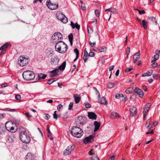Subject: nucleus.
Here are the masks:
<instances>
[{
	"instance_id": "63",
	"label": "nucleus",
	"mask_w": 160,
	"mask_h": 160,
	"mask_svg": "<svg viewBox=\"0 0 160 160\" xmlns=\"http://www.w3.org/2000/svg\"><path fill=\"white\" fill-rule=\"evenodd\" d=\"M92 160H99V159L97 157H94L92 158Z\"/></svg>"
},
{
	"instance_id": "60",
	"label": "nucleus",
	"mask_w": 160,
	"mask_h": 160,
	"mask_svg": "<svg viewBox=\"0 0 160 160\" xmlns=\"http://www.w3.org/2000/svg\"><path fill=\"white\" fill-rule=\"evenodd\" d=\"M85 106L86 108H89L91 107V105L89 103H86L85 105Z\"/></svg>"
},
{
	"instance_id": "19",
	"label": "nucleus",
	"mask_w": 160,
	"mask_h": 160,
	"mask_svg": "<svg viewBox=\"0 0 160 160\" xmlns=\"http://www.w3.org/2000/svg\"><path fill=\"white\" fill-rule=\"evenodd\" d=\"M130 112H131V115L132 116H133L136 115L137 113V108L135 107H132L130 109Z\"/></svg>"
},
{
	"instance_id": "12",
	"label": "nucleus",
	"mask_w": 160,
	"mask_h": 160,
	"mask_svg": "<svg viewBox=\"0 0 160 160\" xmlns=\"http://www.w3.org/2000/svg\"><path fill=\"white\" fill-rule=\"evenodd\" d=\"M10 45L9 43H6L4 45H3L0 48V50H2L0 55H3L6 52V50L8 45Z\"/></svg>"
},
{
	"instance_id": "48",
	"label": "nucleus",
	"mask_w": 160,
	"mask_h": 160,
	"mask_svg": "<svg viewBox=\"0 0 160 160\" xmlns=\"http://www.w3.org/2000/svg\"><path fill=\"white\" fill-rule=\"evenodd\" d=\"M44 115V118L47 120L50 117V116L48 114H45Z\"/></svg>"
},
{
	"instance_id": "33",
	"label": "nucleus",
	"mask_w": 160,
	"mask_h": 160,
	"mask_svg": "<svg viewBox=\"0 0 160 160\" xmlns=\"http://www.w3.org/2000/svg\"><path fill=\"white\" fill-rule=\"evenodd\" d=\"M38 78L39 79H45L46 76L42 73H40L38 74Z\"/></svg>"
},
{
	"instance_id": "40",
	"label": "nucleus",
	"mask_w": 160,
	"mask_h": 160,
	"mask_svg": "<svg viewBox=\"0 0 160 160\" xmlns=\"http://www.w3.org/2000/svg\"><path fill=\"white\" fill-rule=\"evenodd\" d=\"M95 13L96 16L97 17H99L100 15V13L98 10V9H96L95 10Z\"/></svg>"
},
{
	"instance_id": "34",
	"label": "nucleus",
	"mask_w": 160,
	"mask_h": 160,
	"mask_svg": "<svg viewBox=\"0 0 160 160\" xmlns=\"http://www.w3.org/2000/svg\"><path fill=\"white\" fill-rule=\"evenodd\" d=\"M148 18L151 20L153 22H155V24H157V21L156 20V19L154 17H148Z\"/></svg>"
},
{
	"instance_id": "32",
	"label": "nucleus",
	"mask_w": 160,
	"mask_h": 160,
	"mask_svg": "<svg viewBox=\"0 0 160 160\" xmlns=\"http://www.w3.org/2000/svg\"><path fill=\"white\" fill-rule=\"evenodd\" d=\"M101 102L104 104L106 105L107 104L106 99L104 97L102 98L101 99Z\"/></svg>"
},
{
	"instance_id": "24",
	"label": "nucleus",
	"mask_w": 160,
	"mask_h": 160,
	"mask_svg": "<svg viewBox=\"0 0 160 160\" xmlns=\"http://www.w3.org/2000/svg\"><path fill=\"white\" fill-rule=\"evenodd\" d=\"M70 25L72 28H76L78 30H79L80 29V26L77 23L74 24L72 22H71Z\"/></svg>"
},
{
	"instance_id": "1",
	"label": "nucleus",
	"mask_w": 160,
	"mask_h": 160,
	"mask_svg": "<svg viewBox=\"0 0 160 160\" xmlns=\"http://www.w3.org/2000/svg\"><path fill=\"white\" fill-rule=\"evenodd\" d=\"M55 49L58 52L63 53L66 52L68 49V46L63 42L60 41L56 43Z\"/></svg>"
},
{
	"instance_id": "38",
	"label": "nucleus",
	"mask_w": 160,
	"mask_h": 160,
	"mask_svg": "<svg viewBox=\"0 0 160 160\" xmlns=\"http://www.w3.org/2000/svg\"><path fill=\"white\" fill-rule=\"evenodd\" d=\"M56 112L57 111H55L53 114V118L54 119H58V117H59V116L57 114Z\"/></svg>"
},
{
	"instance_id": "8",
	"label": "nucleus",
	"mask_w": 160,
	"mask_h": 160,
	"mask_svg": "<svg viewBox=\"0 0 160 160\" xmlns=\"http://www.w3.org/2000/svg\"><path fill=\"white\" fill-rule=\"evenodd\" d=\"M56 16L58 19L64 23H66L68 21V18L65 16L60 12H58L57 13Z\"/></svg>"
},
{
	"instance_id": "55",
	"label": "nucleus",
	"mask_w": 160,
	"mask_h": 160,
	"mask_svg": "<svg viewBox=\"0 0 160 160\" xmlns=\"http://www.w3.org/2000/svg\"><path fill=\"white\" fill-rule=\"evenodd\" d=\"M68 38L69 41H72L73 40V35L72 34H71L68 36Z\"/></svg>"
},
{
	"instance_id": "26",
	"label": "nucleus",
	"mask_w": 160,
	"mask_h": 160,
	"mask_svg": "<svg viewBox=\"0 0 160 160\" xmlns=\"http://www.w3.org/2000/svg\"><path fill=\"white\" fill-rule=\"evenodd\" d=\"M89 55L87 51H85L84 53V55L83 57V59L85 62H86L88 58Z\"/></svg>"
},
{
	"instance_id": "39",
	"label": "nucleus",
	"mask_w": 160,
	"mask_h": 160,
	"mask_svg": "<svg viewBox=\"0 0 160 160\" xmlns=\"http://www.w3.org/2000/svg\"><path fill=\"white\" fill-rule=\"evenodd\" d=\"M153 77L154 79H158V78H159V74H153Z\"/></svg>"
},
{
	"instance_id": "52",
	"label": "nucleus",
	"mask_w": 160,
	"mask_h": 160,
	"mask_svg": "<svg viewBox=\"0 0 160 160\" xmlns=\"http://www.w3.org/2000/svg\"><path fill=\"white\" fill-rule=\"evenodd\" d=\"M48 136L50 140H52L53 139V138L52 137V135L51 133H48Z\"/></svg>"
},
{
	"instance_id": "50",
	"label": "nucleus",
	"mask_w": 160,
	"mask_h": 160,
	"mask_svg": "<svg viewBox=\"0 0 160 160\" xmlns=\"http://www.w3.org/2000/svg\"><path fill=\"white\" fill-rule=\"evenodd\" d=\"M95 152L93 149H92L89 152V154L92 155V154H95Z\"/></svg>"
},
{
	"instance_id": "49",
	"label": "nucleus",
	"mask_w": 160,
	"mask_h": 160,
	"mask_svg": "<svg viewBox=\"0 0 160 160\" xmlns=\"http://www.w3.org/2000/svg\"><path fill=\"white\" fill-rule=\"evenodd\" d=\"M153 70L151 69V70H149L147 73H148V75L149 76H150L153 73Z\"/></svg>"
},
{
	"instance_id": "17",
	"label": "nucleus",
	"mask_w": 160,
	"mask_h": 160,
	"mask_svg": "<svg viewBox=\"0 0 160 160\" xmlns=\"http://www.w3.org/2000/svg\"><path fill=\"white\" fill-rule=\"evenodd\" d=\"M58 62V60L55 56H52L50 59V62L52 65H55L57 64Z\"/></svg>"
},
{
	"instance_id": "54",
	"label": "nucleus",
	"mask_w": 160,
	"mask_h": 160,
	"mask_svg": "<svg viewBox=\"0 0 160 160\" xmlns=\"http://www.w3.org/2000/svg\"><path fill=\"white\" fill-rule=\"evenodd\" d=\"M54 81L53 79H52L48 80V81L47 82L48 84H50L51 83H52Z\"/></svg>"
},
{
	"instance_id": "4",
	"label": "nucleus",
	"mask_w": 160,
	"mask_h": 160,
	"mask_svg": "<svg viewBox=\"0 0 160 160\" xmlns=\"http://www.w3.org/2000/svg\"><path fill=\"white\" fill-rule=\"evenodd\" d=\"M5 127L7 130L12 133H14L17 130L16 125L12 121L7 122L5 124Z\"/></svg>"
},
{
	"instance_id": "20",
	"label": "nucleus",
	"mask_w": 160,
	"mask_h": 160,
	"mask_svg": "<svg viewBox=\"0 0 160 160\" xmlns=\"http://www.w3.org/2000/svg\"><path fill=\"white\" fill-rule=\"evenodd\" d=\"M140 52L139 51L138 53L135 54L133 57V62L135 63L140 58Z\"/></svg>"
},
{
	"instance_id": "22",
	"label": "nucleus",
	"mask_w": 160,
	"mask_h": 160,
	"mask_svg": "<svg viewBox=\"0 0 160 160\" xmlns=\"http://www.w3.org/2000/svg\"><path fill=\"white\" fill-rule=\"evenodd\" d=\"M73 97L76 103H78L80 102L81 99V97L77 94H74L73 95Z\"/></svg>"
},
{
	"instance_id": "61",
	"label": "nucleus",
	"mask_w": 160,
	"mask_h": 160,
	"mask_svg": "<svg viewBox=\"0 0 160 160\" xmlns=\"http://www.w3.org/2000/svg\"><path fill=\"white\" fill-rule=\"evenodd\" d=\"M25 114L28 118H29L30 117H31V116L29 115V114L28 112L25 113Z\"/></svg>"
},
{
	"instance_id": "23",
	"label": "nucleus",
	"mask_w": 160,
	"mask_h": 160,
	"mask_svg": "<svg viewBox=\"0 0 160 160\" xmlns=\"http://www.w3.org/2000/svg\"><path fill=\"white\" fill-rule=\"evenodd\" d=\"M94 125L95 126V128L94 131L96 132L98 130L99 128L100 125V123L97 121H95L94 122Z\"/></svg>"
},
{
	"instance_id": "30",
	"label": "nucleus",
	"mask_w": 160,
	"mask_h": 160,
	"mask_svg": "<svg viewBox=\"0 0 160 160\" xmlns=\"http://www.w3.org/2000/svg\"><path fill=\"white\" fill-rule=\"evenodd\" d=\"M159 58V55L157 53H156V54L154 56L153 59L152 61V62H154L156 60H158Z\"/></svg>"
},
{
	"instance_id": "10",
	"label": "nucleus",
	"mask_w": 160,
	"mask_h": 160,
	"mask_svg": "<svg viewBox=\"0 0 160 160\" xmlns=\"http://www.w3.org/2000/svg\"><path fill=\"white\" fill-rule=\"evenodd\" d=\"M74 148V146L73 145H69L64 152V154L65 155L69 154L73 150Z\"/></svg>"
},
{
	"instance_id": "47",
	"label": "nucleus",
	"mask_w": 160,
	"mask_h": 160,
	"mask_svg": "<svg viewBox=\"0 0 160 160\" xmlns=\"http://www.w3.org/2000/svg\"><path fill=\"white\" fill-rule=\"evenodd\" d=\"M15 98L17 100H19L21 98V96L19 94H17L15 96Z\"/></svg>"
},
{
	"instance_id": "35",
	"label": "nucleus",
	"mask_w": 160,
	"mask_h": 160,
	"mask_svg": "<svg viewBox=\"0 0 160 160\" xmlns=\"http://www.w3.org/2000/svg\"><path fill=\"white\" fill-rule=\"evenodd\" d=\"M111 115L115 118H118L120 117V116L117 113L115 112H112Z\"/></svg>"
},
{
	"instance_id": "29",
	"label": "nucleus",
	"mask_w": 160,
	"mask_h": 160,
	"mask_svg": "<svg viewBox=\"0 0 160 160\" xmlns=\"http://www.w3.org/2000/svg\"><path fill=\"white\" fill-rule=\"evenodd\" d=\"M74 52L76 53V58L74 60V61H75L78 58L79 52L77 48H75L74 49Z\"/></svg>"
},
{
	"instance_id": "59",
	"label": "nucleus",
	"mask_w": 160,
	"mask_h": 160,
	"mask_svg": "<svg viewBox=\"0 0 160 160\" xmlns=\"http://www.w3.org/2000/svg\"><path fill=\"white\" fill-rule=\"evenodd\" d=\"M89 56L91 57H93L94 56V53L93 52H91L89 53Z\"/></svg>"
},
{
	"instance_id": "9",
	"label": "nucleus",
	"mask_w": 160,
	"mask_h": 160,
	"mask_svg": "<svg viewBox=\"0 0 160 160\" xmlns=\"http://www.w3.org/2000/svg\"><path fill=\"white\" fill-rule=\"evenodd\" d=\"M46 4L49 8L52 10L56 9L58 7V4L52 3L50 0H48L47 1Z\"/></svg>"
},
{
	"instance_id": "51",
	"label": "nucleus",
	"mask_w": 160,
	"mask_h": 160,
	"mask_svg": "<svg viewBox=\"0 0 160 160\" xmlns=\"http://www.w3.org/2000/svg\"><path fill=\"white\" fill-rule=\"evenodd\" d=\"M136 10L138 11V12L140 14H144L145 13V11L143 10H139L136 9Z\"/></svg>"
},
{
	"instance_id": "64",
	"label": "nucleus",
	"mask_w": 160,
	"mask_h": 160,
	"mask_svg": "<svg viewBox=\"0 0 160 160\" xmlns=\"http://www.w3.org/2000/svg\"><path fill=\"white\" fill-rule=\"evenodd\" d=\"M156 71L158 72H160V65L158 67V68H157Z\"/></svg>"
},
{
	"instance_id": "53",
	"label": "nucleus",
	"mask_w": 160,
	"mask_h": 160,
	"mask_svg": "<svg viewBox=\"0 0 160 160\" xmlns=\"http://www.w3.org/2000/svg\"><path fill=\"white\" fill-rule=\"evenodd\" d=\"M89 43L91 46L92 47H94L95 45L96 44L95 42L92 43L90 41L89 42Z\"/></svg>"
},
{
	"instance_id": "7",
	"label": "nucleus",
	"mask_w": 160,
	"mask_h": 160,
	"mask_svg": "<svg viewBox=\"0 0 160 160\" xmlns=\"http://www.w3.org/2000/svg\"><path fill=\"white\" fill-rule=\"evenodd\" d=\"M29 62L28 58L23 56L19 57L18 60V64L21 67H23L27 65Z\"/></svg>"
},
{
	"instance_id": "41",
	"label": "nucleus",
	"mask_w": 160,
	"mask_h": 160,
	"mask_svg": "<svg viewBox=\"0 0 160 160\" xmlns=\"http://www.w3.org/2000/svg\"><path fill=\"white\" fill-rule=\"evenodd\" d=\"M80 2L82 3V5H81V8L82 9L83 11L85 10L86 9L85 5L82 3V1H81Z\"/></svg>"
},
{
	"instance_id": "5",
	"label": "nucleus",
	"mask_w": 160,
	"mask_h": 160,
	"mask_svg": "<svg viewBox=\"0 0 160 160\" xmlns=\"http://www.w3.org/2000/svg\"><path fill=\"white\" fill-rule=\"evenodd\" d=\"M22 76L25 80L29 81L34 79L35 78V75L31 71L27 70L23 72Z\"/></svg>"
},
{
	"instance_id": "25",
	"label": "nucleus",
	"mask_w": 160,
	"mask_h": 160,
	"mask_svg": "<svg viewBox=\"0 0 160 160\" xmlns=\"http://www.w3.org/2000/svg\"><path fill=\"white\" fill-rule=\"evenodd\" d=\"M26 158L27 160H33L34 159V157L31 153H28L27 154Z\"/></svg>"
},
{
	"instance_id": "27",
	"label": "nucleus",
	"mask_w": 160,
	"mask_h": 160,
	"mask_svg": "<svg viewBox=\"0 0 160 160\" xmlns=\"http://www.w3.org/2000/svg\"><path fill=\"white\" fill-rule=\"evenodd\" d=\"M66 65V62H64L59 67L58 69L61 70H63L65 68Z\"/></svg>"
},
{
	"instance_id": "46",
	"label": "nucleus",
	"mask_w": 160,
	"mask_h": 160,
	"mask_svg": "<svg viewBox=\"0 0 160 160\" xmlns=\"http://www.w3.org/2000/svg\"><path fill=\"white\" fill-rule=\"evenodd\" d=\"M133 69V67L132 66H131L129 67V68H127L125 70V72H128L131 71Z\"/></svg>"
},
{
	"instance_id": "36",
	"label": "nucleus",
	"mask_w": 160,
	"mask_h": 160,
	"mask_svg": "<svg viewBox=\"0 0 160 160\" xmlns=\"http://www.w3.org/2000/svg\"><path fill=\"white\" fill-rule=\"evenodd\" d=\"M114 86V84L113 83L109 82L108 85V88H112Z\"/></svg>"
},
{
	"instance_id": "2",
	"label": "nucleus",
	"mask_w": 160,
	"mask_h": 160,
	"mask_svg": "<svg viewBox=\"0 0 160 160\" xmlns=\"http://www.w3.org/2000/svg\"><path fill=\"white\" fill-rule=\"evenodd\" d=\"M19 137L21 141L24 143H28L31 140L30 137L24 130L21 131L19 134Z\"/></svg>"
},
{
	"instance_id": "42",
	"label": "nucleus",
	"mask_w": 160,
	"mask_h": 160,
	"mask_svg": "<svg viewBox=\"0 0 160 160\" xmlns=\"http://www.w3.org/2000/svg\"><path fill=\"white\" fill-rule=\"evenodd\" d=\"M132 91V88H129L127 89L126 91L125 92L127 94H129Z\"/></svg>"
},
{
	"instance_id": "16",
	"label": "nucleus",
	"mask_w": 160,
	"mask_h": 160,
	"mask_svg": "<svg viewBox=\"0 0 160 160\" xmlns=\"http://www.w3.org/2000/svg\"><path fill=\"white\" fill-rule=\"evenodd\" d=\"M58 69H56L54 70L51 71L49 72L50 77H53L58 75Z\"/></svg>"
},
{
	"instance_id": "21",
	"label": "nucleus",
	"mask_w": 160,
	"mask_h": 160,
	"mask_svg": "<svg viewBox=\"0 0 160 160\" xmlns=\"http://www.w3.org/2000/svg\"><path fill=\"white\" fill-rule=\"evenodd\" d=\"M109 11L112 13L117 14L118 13L117 10L116 8H112L106 9L105 11Z\"/></svg>"
},
{
	"instance_id": "56",
	"label": "nucleus",
	"mask_w": 160,
	"mask_h": 160,
	"mask_svg": "<svg viewBox=\"0 0 160 160\" xmlns=\"http://www.w3.org/2000/svg\"><path fill=\"white\" fill-rule=\"evenodd\" d=\"M152 66L153 67H156L158 66V63L156 62H152Z\"/></svg>"
},
{
	"instance_id": "44",
	"label": "nucleus",
	"mask_w": 160,
	"mask_h": 160,
	"mask_svg": "<svg viewBox=\"0 0 160 160\" xmlns=\"http://www.w3.org/2000/svg\"><path fill=\"white\" fill-rule=\"evenodd\" d=\"M63 108V106L61 104L58 105L57 107V110L59 111H60V109Z\"/></svg>"
},
{
	"instance_id": "62",
	"label": "nucleus",
	"mask_w": 160,
	"mask_h": 160,
	"mask_svg": "<svg viewBox=\"0 0 160 160\" xmlns=\"http://www.w3.org/2000/svg\"><path fill=\"white\" fill-rule=\"evenodd\" d=\"M121 97V95L120 94H117L115 96V97L117 99Z\"/></svg>"
},
{
	"instance_id": "11",
	"label": "nucleus",
	"mask_w": 160,
	"mask_h": 160,
	"mask_svg": "<svg viewBox=\"0 0 160 160\" xmlns=\"http://www.w3.org/2000/svg\"><path fill=\"white\" fill-rule=\"evenodd\" d=\"M150 107L151 104L149 103H148L145 106L143 111V117L144 118H146V115Z\"/></svg>"
},
{
	"instance_id": "37",
	"label": "nucleus",
	"mask_w": 160,
	"mask_h": 160,
	"mask_svg": "<svg viewBox=\"0 0 160 160\" xmlns=\"http://www.w3.org/2000/svg\"><path fill=\"white\" fill-rule=\"evenodd\" d=\"M87 29L88 31V32L89 33H92L93 32V30L92 28L88 26L87 27Z\"/></svg>"
},
{
	"instance_id": "28",
	"label": "nucleus",
	"mask_w": 160,
	"mask_h": 160,
	"mask_svg": "<svg viewBox=\"0 0 160 160\" xmlns=\"http://www.w3.org/2000/svg\"><path fill=\"white\" fill-rule=\"evenodd\" d=\"M142 26L144 28L146 29L147 28L148 22L145 20H143L142 23Z\"/></svg>"
},
{
	"instance_id": "14",
	"label": "nucleus",
	"mask_w": 160,
	"mask_h": 160,
	"mask_svg": "<svg viewBox=\"0 0 160 160\" xmlns=\"http://www.w3.org/2000/svg\"><path fill=\"white\" fill-rule=\"evenodd\" d=\"M135 92L137 93L139 96L140 97L142 98L143 97L144 93L142 91L138 88V87H136L134 90Z\"/></svg>"
},
{
	"instance_id": "58",
	"label": "nucleus",
	"mask_w": 160,
	"mask_h": 160,
	"mask_svg": "<svg viewBox=\"0 0 160 160\" xmlns=\"http://www.w3.org/2000/svg\"><path fill=\"white\" fill-rule=\"evenodd\" d=\"M128 49H129V52H128L127 51H126V53L127 54V58H128V55L129 54V53L130 52V48L128 47L127 48Z\"/></svg>"
},
{
	"instance_id": "45",
	"label": "nucleus",
	"mask_w": 160,
	"mask_h": 160,
	"mask_svg": "<svg viewBox=\"0 0 160 160\" xmlns=\"http://www.w3.org/2000/svg\"><path fill=\"white\" fill-rule=\"evenodd\" d=\"M93 89L95 90V92H96V94L97 95H98V98H100V94L98 91L97 90V89L95 87H93Z\"/></svg>"
},
{
	"instance_id": "43",
	"label": "nucleus",
	"mask_w": 160,
	"mask_h": 160,
	"mask_svg": "<svg viewBox=\"0 0 160 160\" xmlns=\"http://www.w3.org/2000/svg\"><path fill=\"white\" fill-rule=\"evenodd\" d=\"M150 121L148 119L147 120V123L146 124V127L147 128H149V127H150Z\"/></svg>"
},
{
	"instance_id": "31",
	"label": "nucleus",
	"mask_w": 160,
	"mask_h": 160,
	"mask_svg": "<svg viewBox=\"0 0 160 160\" xmlns=\"http://www.w3.org/2000/svg\"><path fill=\"white\" fill-rule=\"evenodd\" d=\"M97 49L100 52H104L106 51V48L104 46H103L98 48Z\"/></svg>"
},
{
	"instance_id": "3",
	"label": "nucleus",
	"mask_w": 160,
	"mask_h": 160,
	"mask_svg": "<svg viewBox=\"0 0 160 160\" xmlns=\"http://www.w3.org/2000/svg\"><path fill=\"white\" fill-rule=\"evenodd\" d=\"M70 132L72 136L77 138H80L83 135L82 130L79 127H73L70 129Z\"/></svg>"
},
{
	"instance_id": "18",
	"label": "nucleus",
	"mask_w": 160,
	"mask_h": 160,
	"mask_svg": "<svg viewBox=\"0 0 160 160\" xmlns=\"http://www.w3.org/2000/svg\"><path fill=\"white\" fill-rule=\"evenodd\" d=\"M88 116L90 119L95 120L96 119L97 115L93 112H88Z\"/></svg>"
},
{
	"instance_id": "57",
	"label": "nucleus",
	"mask_w": 160,
	"mask_h": 160,
	"mask_svg": "<svg viewBox=\"0 0 160 160\" xmlns=\"http://www.w3.org/2000/svg\"><path fill=\"white\" fill-rule=\"evenodd\" d=\"M73 103L72 102H70L69 105V110H70L72 108V107L73 106Z\"/></svg>"
},
{
	"instance_id": "15",
	"label": "nucleus",
	"mask_w": 160,
	"mask_h": 160,
	"mask_svg": "<svg viewBox=\"0 0 160 160\" xmlns=\"http://www.w3.org/2000/svg\"><path fill=\"white\" fill-rule=\"evenodd\" d=\"M93 137L91 135L87 137L83 140L84 143L86 144L89 142H91L93 141Z\"/></svg>"
},
{
	"instance_id": "6",
	"label": "nucleus",
	"mask_w": 160,
	"mask_h": 160,
	"mask_svg": "<svg viewBox=\"0 0 160 160\" xmlns=\"http://www.w3.org/2000/svg\"><path fill=\"white\" fill-rule=\"evenodd\" d=\"M62 34L59 32H55L52 37L51 40L53 43H57L59 42L62 41Z\"/></svg>"
},
{
	"instance_id": "13",
	"label": "nucleus",
	"mask_w": 160,
	"mask_h": 160,
	"mask_svg": "<svg viewBox=\"0 0 160 160\" xmlns=\"http://www.w3.org/2000/svg\"><path fill=\"white\" fill-rule=\"evenodd\" d=\"M86 119L83 117H79L77 122V123L79 124L80 125L82 126L85 122Z\"/></svg>"
}]
</instances>
